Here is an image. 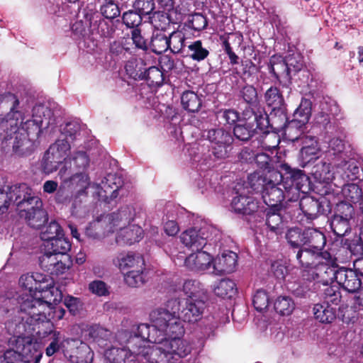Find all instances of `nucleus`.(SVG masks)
<instances>
[{
    "label": "nucleus",
    "instance_id": "1",
    "mask_svg": "<svg viewBox=\"0 0 363 363\" xmlns=\"http://www.w3.org/2000/svg\"><path fill=\"white\" fill-rule=\"evenodd\" d=\"M296 259L302 268L301 277L303 281L320 284L334 258L328 251H319L306 247L294 250Z\"/></svg>",
    "mask_w": 363,
    "mask_h": 363
},
{
    "label": "nucleus",
    "instance_id": "2",
    "mask_svg": "<svg viewBox=\"0 0 363 363\" xmlns=\"http://www.w3.org/2000/svg\"><path fill=\"white\" fill-rule=\"evenodd\" d=\"M14 316L5 323V328L7 333L16 338L15 352L21 354L23 359L26 354L30 356V363H38L42 357V353L35 348L30 339H28V331L30 318L28 315H22L13 310Z\"/></svg>",
    "mask_w": 363,
    "mask_h": 363
},
{
    "label": "nucleus",
    "instance_id": "3",
    "mask_svg": "<svg viewBox=\"0 0 363 363\" xmlns=\"http://www.w3.org/2000/svg\"><path fill=\"white\" fill-rule=\"evenodd\" d=\"M21 286L31 293H40L43 304H57L62 300V293L55 286L50 275L33 272L22 275L19 279Z\"/></svg>",
    "mask_w": 363,
    "mask_h": 363
},
{
    "label": "nucleus",
    "instance_id": "4",
    "mask_svg": "<svg viewBox=\"0 0 363 363\" xmlns=\"http://www.w3.org/2000/svg\"><path fill=\"white\" fill-rule=\"evenodd\" d=\"M279 168L281 172L274 173L281 178V186L286 190L288 201H298L301 193L307 194L311 191V179L304 170L293 168L286 162L281 163Z\"/></svg>",
    "mask_w": 363,
    "mask_h": 363
},
{
    "label": "nucleus",
    "instance_id": "5",
    "mask_svg": "<svg viewBox=\"0 0 363 363\" xmlns=\"http://www.w3.org/2000/svg\"><path fill=\"white\" fill-rule=\"evenodd\" d=\"M335 281L344 290L350 293H357L362 286L361 279L357 272L346 267H339L337 259L330 264L325 277L320 284L328 285Z\"/></svg>",
    "mask_w": 363,
    "mask_h": 363
},
{
    "label": "nucleus",
    "instance_id": "6",
    "mask_svg": "<svg viewBox=\"0 0 363 363\" xmlns=\"http://www.w3.org/2000/svg\"><path fill=\"white\" fill-rule=\"evenodd\" d=\"M58 176L61 180L55 194V201L57 203L65 204L71 202V189L76 188L77 184L82 186H89V178L86 174L74 173V171L66 166L60 168Z\"/></svg>",
    "mask_w": 363,
    "mask_h": 363
},
{
    "label": "nucleus",
    "instance_id": "7",
    "mask_svg": "<svg viewBox=\"0 0 363 363\" xmlns=\"http://www.w3.org/2000/svg\"><path fill=\"white\" fill-rule=\"evenodd\" d=\"M22 201L18 208V215L24 218L28 225L35 229H39L48 220V216L43 208L42 200L36 196H32L31 191H28V196Z\"/></svg>",
    "mask_w": 363,
    "mask_h": 363
},
{
    "label": "nucleus",
    "instance_id": "8",
    "mask_svg": "<svg viewBox=\"0 0 363 363\" xmlns=\"http://www.w3.org/2000/svg\"><path fill=\"white\" fill-rule=\"evenodd\" d=\"M202 136L211 143V155L214 159L223 160L228 157L234 140L230 131L223 128H211L204 130Z\"/></svg>",
    "mask_w": 363,
    "mask_h": 363
},
{
    "label": "nucleus",
    "instance_id": "9",
    "mask_svg": "<svg viewBox=\"0 0 363 363\" xmlns=\"http://www.w3.org/2000/svg\"><path fill=\"white\" fill-rule=\"evenodd\" d=\"M18 123H11L10 130H7L4 137L7 145L12 147L13 152L20 157L30 155L34 150V140L21 132L18 126Z\"/></svg>",
    "mask_w": 363,
    "mask_h": 363
},
{
    "label": "nucleus",
    "instance_id": "10",
    "mask_svg": "<svg viewBox=\"0 0 363 363\" xmlns=\"http://www.w3.org/2000/svg\"><path fill=\"white\" fill-rule=\"evenodd\" d=\"M299 206L308 223L316 219L321 214H327L331 211L330 202L325 197L317 199L313 196H304L300 199Z\"/></svg>",
    "mask_w": 363,
    "mask_h": 363
},
{
    "label": "nucleus",
    "instance_id": "11",
    "mask_svg": "<svg viewBox=\"0 0 363 363\" xmlns=\"http://www.w3.org/2000/svg\"><path fill=\"white\" fill-rule=\"evenodd\" d=\"M69 345L65 349V357L72 363H92L94 352L89 345L78 339L67 338Z\"/></svg>",
    "mask_w": 363,
    "mask_h": 363
},
{
    "label": "nucleus",
    "instance_id": "12",
    "mask_svg": "<svg viewBox=\"0 0 363 363\" xmlns=\"http://www.w3.org/2000/svg\"><path fill=\"white\" fill-rule=\"evenodd\" d=\"M28 191L31 189L26 184H20L8 187V191L0 189V214L6 213L11 203L17 208L22 201L28 196Z\"/></svg>",
    "mask_w": 363,
    "mask_h": 363
},
{
    "label": "nucleus",
    "instance_id": "13",
    "mask_svg": "<svg viewBox=\"0 0 363 363\" xmlns=\"http://www.w3.org/2000/svg\"><path fill=\"white\" fill-rule=\"evenodd\" d=\"M264 99L266 105L271 108L270 116L277 123V118L281 117L286 119V104L282 91L276 86H271L264 94Z\"/></svg>",
    "mask_w": 363,
    "mask_h": 363
},
{
    "label": "nucleus",
    "instance_id": "14",
    "mask_svg": "<svg viewBox=\"0 0 363 363\" xmlns=\"http://www.w3.org/2000/svg\"><path fill=\"white\" fill-rule=\"evenodd\" d=\"M19 100L11 93H7L0 96V121L9 122L10 124L18 123L19 119H23V114L17 110Z\"/></svg>",
    "mask_w": 363,
    "mask_h": 363
},
{
    "label": "nucleus",
    "instance_id": "15",
    "mask_svg": "<svg viewBox=\"0 0 363 363\" xmlns=\"http://www.w3.org/2000/svg\"><path fill=\"white\" fill-rule=\"evenodd\" d=\"M30 319V326L28 331V339L30 337H34L45 343L46 338L54 333L58 332L55 330L53 323L47 318L44 313H40L36 317L27 318Z\"/></svg>",
    "mask_w": 363,
    "mask_h": 363
},
{
    "label": "nucleus",
    "instance_id": "16",
    "mask_svg": "<svg viewBox=\"0 0 363 363\" xmlns=\"http://www.w3.org/2000/svg\"><path fill=\"white\" fill-rule=\"evenodd\" d=\"M230 207L235 213L242 216L258 214L262 208L260 202L257 199L238 192H236V195L233 197Z\"/></svg>",
    "mask_w": 363,
    "mask_h": 363
},
{
    "label": "nucleus",
    "instance_id": "17",
    "mask_svg": "<svg viewBox=\"0 0 363 363\" xmlns=\"http://www.w3.org/2000/svg\"><path fill=\"white\" fill-rule=\"evenodd\" d=\"M277 121H279V123L274 128L282 130L284 135L289 140L292 142L300 140L301 143H307L309 136L304 134L306 125H302L293 118L289 121L287 112L286 113V119L284 120L281 117H278Z\"/></svg>",
    "mask_w": 363,
    "mask_h": 363
},
{
    "label": "nucleus",
    "instance_id": "18",
    "mask_svg": "<svg viewBox=\"0 0 363 363\" xmlns=\"http://www.w3.org/2000/svg\"><path fill=\"white\" fill-rule=\"evenodd\" d=\"M206 308V298H186L180 312V318L188 323H196L200 320Z\"/></svg>",
    "mask_w": 363,
    "mask_h": 363
},
{
    "label": "nucleus",
    "instance_id": "19",
    "mask_svg": "<svg viewBox=\"0 0 363 363\" xmlns=\"http://www.w3.org/2000/svg\"><path fill=\"white\" fill-rule=\"evenodd\" d=\"M45 111H50V110L43 106L34 107L31 119L23 121L24 116L23 120L19 119L21 121V127H19L21 131L25 133L33 140L38 139L42 132L43 118L40 115L38 116L37 114L43 113L45 115Z\"/></svg>",
    "mask_w": 363,
    "mask_h": 363
},
{
    "label": "nucleus",
    "instance_id": "20",
    "mask_svg": "<svg viewBox=\"0 0 363 363\" xmlns=\"http://www.w3.org/2000/svg\"><path fill=\"white\" fill-rule=\"evenodd\" d=\"M180 238L182 242L192 251H199L203 250L207 243L208 231L205 228H191L183 232Z\"/></svg>",
    "mask_w": 363,
    "mask_h": 363
},
{
    "label": "nucleus",
    "instance_id": "21",
    "mask_svg": "<svg viewBox=\"0 0 363 363\" xmlns=\"http://www.w3.org/2000/svg\"><path fill=\"white\" fill-rule=\"evenodd\" d=\"M333 164L336 168V174H339L347 182L361 179L360 177L362 174L361 173L360 167L358 162L354 159L347 160L345 157L340 160L333 161Z\"/></svg>",
    "mask_w": 363,
    "mask_h": 363
},
{
    "label": "nucleus",
    "instance_id": "22",
    "mask_svg": "<svg viewBox=\"0 0 363 363\" xmlns=\"http://www.w3.org/2000/svg\"><path fill=\"white\" fill-rule=\"evenodd\" d=\"M30 294H23L17 300L19 306L15 309L16 312L24 315H28L30 317H36L42 313L40 309L43 304L40 297L35 298L37 293L29 292Z\"/></svg>",
    "mask_w": 363,
    "mask_h": 363
},
{
    "label": "nucleus",
    "instance_id": "23",
    "mask_svg": "<svg viewBox=\"0 0 363 363\" xmlns=\"http://www.w3.org/2000/svg\"><path fill=\"white\" fill-rule=\"evenodd\" d=\"M281 183H275L274 181L268 182L267 189L263 191L262 198L264 203L268 206L267 208H275V210H278V208H282V201L284 199H287L286 192L284 191L280 187Z\"/></svg>",
    "mask_w": 363,
    "mask_h": 363
},
{
    "label": "nucleus",
    "instance_id": "24",
    "mask_svg": "<svg viewBox=\"0 0 363 363\" xmlns=\"http://www.w3.org/2000/svg\"><path fill=\"white\" fill-rule=\"evenodd\" d=\"M118 341L121 345L124 344L125 347L136 357L137 356H143L145 353V349H147V342L138 336L133 331L127 330H122L118 333Z\"/></svg>",
    "mask_w": 363,
    "mask_h": 363
},
{
    "label": "nucleus",
    "instance_id": "25",
    "mask_svg": "<svg viewBox=\"0 0 363 363\" xmlns=\"http://www.w3.org/2000/svg\"><path fill=\"white\" fill-rule=\"evenodd\" d=\"M267 66L269 74L279 84H282V80L291 82V76L289 72V68L286 65V62L282 56L273 55L270 57Z\"/></svg>",
    "mask_w": 363,
    "mask_h": 363
},
{
    "label": "nucleus",
    "instance_id": "26",
    "mask_svg": "<svg viewBox=\"0 0 363 363\" xmlns=\"http://www.w3.org/2000/svg\"><path fill=\"white\" fill-rule=\"evenodd\" d=\"M238 264V255L232 251L223 252L217 257L212 265L211 273L216 275L230 274L235 271Z\"/></svg>",
    "mask_w": 363,
    "mask_h": 363
},
{
    "label": "nucleus",
    "instance_id": "27",
    "mask_svg": "<svg viewBox=\"0 0 363 363\" xmlns=\"http://www.w3.org/2000/svg\"><path fill=\"white\" fill-rule=\"evenodd\" d=\"M187 257L184 261L185 266L191 271L203 272L211 267L213 258L209 253L202 250L196 251Z\"/></svg>",
    "mask_w": 363,
    "mask_h": 363
},
{
    "label": "nucleus",
    "instance_id": "28",
    "mask_svg": "<svg viewBox=\"0 0 363 363\" xmlns=\"http://www.w3.org/2000/svg\"><path fill=\"white\" fill-rule=\"evenodd\" d=\"M340 111L339 107L336 105L331 106L328 111L322 107L315 117V124L326 132L334 130L335 118L338 116Z\"/></svg>",
    "mask_w": 363,
    "mask_h": 363
},
{
    "label": "nucleus",
    "instance_id": "29",
    "mask_svg": "<svg viewBox=\"0 0 363 363\" xmlns=\"http://www.w3.org/2000/svg\"><path fill=\"white\" fill-rule=\"evenodd\" d=\"M113 262L123 272L145 266L143 257L132 252H128L127 254L121 253Z\"/></svg>",
    "mask_w": 363,
    "mask_h": 363
},
{
    "label": "nucleus",
    "instance_id": "30",
    "mask_svg": "<svg viewBox=\"0 0 363 363\" xmlns=\"http://www.w3.org/2000/svg\"><path fill=\"white\" fill-rule=\"evenodd\" d=\"M85 336L88 340L97 344L100 347H106L110 342L111 332L99 324H94L87 327Z\"/></svg>",
    "mask_w": 363,
    "mask_h": 363
},
{
    "label": "nucleus",
    "instance_id": "31",
    "mask_svg": "<svg viewBox=\"0 0 363 363\" xmlns=\"http://www.w3.org/2000/svg\"><path fill=\"white\" fill-rule=\"evenodd\" d=\"M282 208H278V210H275V208H264L262 206L258 216L262 213L265 216V223L269 228V230L274 233L275 234L281 233V225H282V216L281 212Z\"/></svg>",
    "mask_w": 363,
    "mask_h": 363
},
{
    "label": "nucleus",
    "instance_id": "32",
    "mask_svg": "<svg viewBox=\"0 0 363 363\" xmlns=\"http://www.w3.org/2000/svg\"><path fill=\"white\" fill-rule=\"evenodd\" d=\"M304 247L323 251L326 244L325 234L317 228H308L304 230Z\"/></svg>",
    "mask_w": 363,
    "mask_h": 363
},
{
    "label": "nucleus",
    "instance_id": "33",
    "mask_svg": "<svg viewBox=\"0 0 363 363\" xmlns=\"http://www.w3.org/2000/svg\"><path fill=\"white\" fill-rule=\"evenodd\" d=\"M116 241L118 245H131L143 238V229L138 226H129L120 228Z\"/></svg>",
    "mask_w": 363,
    "mask_h": 363
},
{
    "label": "nucleus",
    "instance_id": "34",
    "mask_svg": "<svg viewBox=\"0 0 363 363\" xmlns=\"http://www.w3.org/2000/svg\"><path fill=\"white\" fill-rule=\"evenodd\" d=\"M150 316L153 323L152 332L156 333H160L172 320H175V316H173L168 309H164L163 308L152 311Z\"/></svg>",
    "mask_w": 363,
    "mask_h": 363
},
{
    "label": "nucleus",
    "instance_id": "35",
    "mask_svg": "<svg viewBox=\"0 0 363 363\" xmlns=\"http://www.w3.org/2000/svg\"><path fill=\"white\" fill-rule=\"evenodd\" d=\"M104 355L110 363H136L135 357L125 346L111 347L105 351Z\"/></svg>",
    "mask_w": 363,
    "mask_h": 363
},
{
    "label": "nucleus",
    "instance_id": "36",
    "mask_svg": "<svg viewBox=\"0 0 363 363\" xmlns=\"http://www.w3.org/2000/svg\"><path fill=\"white\" fill-rule=\"evenodd\" d=\"M160 344L165 347L170 359L172 358L174 354L179 357H184L191 352L190 347L185 344L182 338L167 340V337H164V340Z\"/></svg>",
    "mask_w": 363,
    "mask_h": 363
},
{
    "label": "nucleus",
    "instance_id": "37",
    "mask_svg": "<svg viewBox=\"0 0 363 363\" xmlns=\"http://www.w3.org/2000/svg\"><path fill=\"white\" fill-rule=\"evenodd\" d=\"M202 95H199L193 91H185L181 96L182 108L189 113H197L202 106Z\"/></svg>",
    "mask_w": 363,
    "mask_h": 363
},
{
    "label": "nucleus",
    "instance_id": "38",
    "mask_svg": "<svg viewBox=\"0 0 363 363\" xmlns=\"http://www.w3.org/2000/svg\"><path fill=\"white\" fill-rule=\"evenodd\" d=\"M107 218L109 223L113 227H118L119 228H122L133 220L131 208L128 206L121 207L117 211L108 214Z\"/></svg>",
    "mask_w": 363,
    "mask_h": 363
},
{
    "label": "nucleus",
    "instance_id": "39",
    "mask_svg": "<svg viewBox=\"0 0 363 363\" xmlns=\"http://www.w3.org/2000/svg\"><path fill=\"white\" fill-rule=\"evenodd\" d=\"M302 145L303 147L300 150V158L303 163V167H305L307 163L318 159L319 147L317 140L314 136H309L307 143H302Z\"/></svg>",
    "mask_w": 363,
    "mask_h": 363
},
{
    "label": "nucleus",
    "instance_id": "40",
    "mask_svg": "<svg viewBox=\"0 0 363 363\" xmlns=\"http://www.w3.org/2000/svg\"><path fill=\"white\" fill-rule=\"evenodd\" d=\"M127 74L135 80H143L146 73L147 63L142 58L128 60L125 65Z\"/></svg>",
    "mask_w": 363,
    "mask_h": 363
},
{
    "label": "nucleus",
    "instance_id": "41",
    "mask_svg": "<svg viewBox=\"0 0 363 363\" xmlns=\"http://www.w3.org/2000/svg\"><path fill=\"white\" fill-rule=\"evenodd\" d=\"M168 34L162 30H155L152 33L149 48L156 55H161L168 50Z\"/></svg>",
    "mask_w": 363,
    "mask_h": 363
},
{
    "label": "nucleus",
    "instance_id": "42",
    "mask_svg": "<svg viewBox=\"0 0 363 363\" xmlns=\"http://www.w3.org/2000/svg\"><path fill=\"white\" fill-rule=\"evenodd\" d=\"M89 164V158L86 153L83 151H79L74 154L72 157L67 158L65 161V164L63 166H66L74 171V173L85 174L84 171Z\"/></svg>",
    "mask_w": 363,
    "mask_h": 363
},
{
    "label": "nucleus",
    "instance_id": "43",
    "mask_svg": "<svg viewBox=\"0 0 363 363\" xmlns=\"http://www.w3.org/2000/svg\"><path fill=\"white\" fill-rule=\"evenodd\" d=\"M66 160H67V158L62 157V155H59V153L55 152L54 151L50 152V149H48L43 156L42 166L44 172L50 174L56 171L58 169L59 165L63 162L65 164Z\"/></svg>",
    "mask_w": 363,
    "mask_h": 363
},
{
    "label": "nucleus",
    "instance_id": "44",
    "mask_svg": "<svg viewBox=\"0 0 363 363\" xmlns=\"http://www.w3.org/2000/svg\"><path fill=\"white\" fill-rule=\"evenodd\" d=\"M342 245L340 251L342 250L350 255H361L363 254V227L360 228L359 234L352 240L342 239Z\"/></svg>",
    "mask_w": 363,
    "mask_h": 363
},
{
    "label": "nucleus",
    "instance_id": "45",
    "mask_svg": "<svg viewBox=\"0 0 363 363\" xmlns=\"http://www.w3.org/2000/svg\"><path fill=\"white\" fill-rule=\"evenodd\" d=\"M353 223H354L347 220V218H343L342 216L338 217L335 215H333L330 220L331 231L334 235L340 238H342L350 233Z\"/></svg>",
    "mask_w": 363,
    "mask_h": 363
},
{
    "label": "nucleus",
    "instance_id": "46",
    "mask_svg": "<svg viewBox=\"0 0 363 363\" xmlns=\"http://www.w3.org/2000/svg\"><path fill=\"white\" fill-rule=\"evenodd\" d=\"M185 34L180 30H174L168 34V46L173 54H184L185 52Z\"/></svg>",
    "mask_w": 363,
    "mask_h": 363
},
{
    "label": "nucleus",
    "instance_id": "47",
    "mask_svg": "<svg viewBox=\"0 0 363 363\" xmlns=\"http://www.w3.org/2000/svg\"><path fill=\"white\" fill-rule=\"evenodd\" d=\"M47 342H50L48 346L45 349V354L48 357H51L56 352H57L60 350H62L64 354L65 355V349L69 347V345L67 342V339L62 340L61 333L54 332L50 337L46 338Z\"/></svg>",
    "mask_w": 363,
    "mask_h": 363
},
{
    "label": "nucleus",
    "instance_id": "48",
    "mask_svg": "<svg viewBox=\"0 0 363 363\" xmlns=\"http://www.w3.org/2000/svg\"><path fill=\"white\" fill-rule=\"evenodd\" d=\"M45 246L48 250H52L55 254L66 255L67 257H68L67 252L72 247L69 239L64 237V233L55 238L50 242L45 243ZM67 259L69 260V257H67Z\"/></svg>",
    "mask_w": 363,
    "mask_h": 363
},
{
    "label": "nucleus",
    "instance_id": "49",
    "mask_svg": "<svg viewBox=\"0 0 363 363\" xmlns=\"http://www.w3.org/2000/svg\"><path fill=\"white\" fill-rule=\"evenodd\" d=\"M145 72L143 80L147 82L149 86L159 88L164 84V74L162 67L150 66L147 67Z\"/></svg>",
    "mask_w": 363,
    "mask_h": 363
},
{
    "label": "nucleus",
    "instance_id": "50",
    "mask_svg": "<svg viewBox=\"0 0 363 363\" xmlns=\"http://www.w3.org/2000/svg\"><path fill=\"white\" fill-rule=\"evenodd\" d=\"M269 176L259 172H254L248 176L247 180L250 187L256 193H260L262 194L263 191L267 189L268 182H272V179Z\"/></svg>",
    "mask_w": 363,
    "mask_h": 363
},
{
    "label": "nucleus",
    "instance_id": "51",
    "mask_svg": "<svg viewBox=\"0 0 363 363\" xmlns=\"http://www.w3.org/2000/svg\"><path fill=\"white\" fill-rule=\"evenodd\" d=\"M180 318L175 316V320H172L160 333V337H167V340L181 338L184 334V329Z\"/></svg>",
    "mask_w": 363,
    "mask_h": 363
},
{
    "label": "nucleus",
    "instance_id": "52",
    "mask_svg": "<svg viewBox=\"0 0 363 363\" xmlns=\"http://www.w3.org/2000/svg\"><path fill=\"white\" fill-rule=\"evenodd\" d=\"M217 296L222 298H231L237 293L235 283L230 279H221L213 289Z\"/></svg>",
    "mask_w": 363,
    "mask_h": 363
},
{
    "label": "nucleus",
    "instance_id": "53",
    "mask_svg": "<svg viewBox=\"0 0 363 363\" xmlns=\"http://www.w3.org/2000/svg\"><path fill=\"white\" fill-rule=\"evenodd\" d=\"M314 317L322 323H330L336 318V310L328 304H315L313 307Z\"/></svg>",
    "mask_w": 363,
    "mask_h": 363
},
{
    "label": "nucleus",
    "instance_id": "54",
    "mask_svg": "<svg viewBox=\"0 0 363 363\" xmlns=\"http://www.w3.org/2000/svg\"><path fill=\"white\" fill-rule=\"evenodd\" d=\"M238 96L248 106H258L259 105L257 90L252 84H246L240 86Z\"/></svg>",
    "mask_w": 363,
    "mask_h": 363
},
{
    "label": "nucleus",
    "instance_id": "55",
    "mask_svg": "<svg viewBox=\"0 0 363 363\" xmlns=\"http://www.w3.org/2000/svg\"><path fill=\"white\" fill-rule=\"evenodd\" d=\"M152 325L141 323L138 325L135 330L133 332L147 343L160 344L162 342L164 337H160V334L157 335L155 332H152Z\"/></svg>",
    "mask_w": 363,
    "mask_h": 363
},
{
    "label": "nucleus",
    "instance_id": "56",
    "mask_svg": "<svg viewBox=\"0 0 363 363\" xmlns=\"http://www.w3.org/2000/svg\"><path fill=\"white\" fill-rule=\"evenodd\" d=\"M312 112V101L310 99L302 98L298 108L293 114V119L302 125H306L310 120Z\"/></svg>",
    "mask_w": 363,
    "mask_h": 363
},
{
    "label": "nucleus",
    "instance_id": "57",
    "mask_svg": "<svg viewBox=\"0 0 363 363\" xmlns=\"http://www.w3.org/2000/svg\"><path fill=\"white\" fill-rule=\"evenodd\" d=\"M187 48L188 50L186 55L196 62H201L206 60L210 54L209 50L203 46V43L201 40L191 42L187 46Z\"/></svg>",
    "mask_w": 363,
    "mask_h": 363
},
{
    "label": "nucleus",
    "instance_id": "58",
    "mask_svg": "<svg viewBox=\"0 0 363 363\" xmlns=\"http://www.w3.org/2000/svg\"><path fill=\"white\" fill-rule=\"evenodd\" d=\"M291 248L293 250H298L301 247H304V230L295 227L289 228L285 235Z\"/></svg>",
    "mask_w": 363,
    "mask_h": 363
},
{
    "label": "nucleus",
    "instance_id": "59",
    "mask_svg": "<svg viewBox=\"0 0 363 363\" xmlns=\"http://www.w3.org/2000/svg\"><path fill=\"white\" fill-rule=\"evenodd\" d=\"M274 120L272 118L271 116L267 115L264 108H257V116L255 118V128L259 129L264 133H269L268 128L271 126L274 128V125L277 126L279 121H276L277 123L274 122Z\"/></svg>",
    "mask_w": 363,
    "mask_h": 363
},
{
    "label": "nucleus",
    "instance_id": "60",
    "mask_svg": "<svg viewBox=\"0 0 363 363\" xmlns=\"http://www.w3.org/2000/svg\"><path fill=\"white\" fill-rule=\"evenodd\" d=\"M150 22L155 30L166 32L172 23L170 16L164 11H155L150 16Z\"/></svg>",
    "mask_w": 363,
    "mask_h": 363
},
{
    "label": "nucleus",
    "instance_id": "61",
    "mask_svg": "<svg viewBox=\"0 0 363 363\" xmlns=\"http://www.w3.org/2000/svg\"><path fill=\"white\" fill-rule=\"evenodd\" d=\"M145 266L127 271L124 274L125 282L130 287H139L145 281Z\"/></svg>",
    "mask_w": 363,
    "mask_h": 363
},
{
    "label": "nucleus",
    "instance_id": "62",
    "mask_svg": "<svg viewBox=\"0 0 363 363\" xmlns=\"http://www.w3.org/2000/svg\"><path fill=\"white\" fill-rule=\"evenodd\" d=\"M92 32L96 31L101 38H112L115 33V28L111 21L99 17L98 20H95L94 26L91 27Z\"/></svg>",
    "mask_w": 363,
    "mask_h": 363
},
{
    "label": "nucleus",
    "instance_id": "63",
    "mask_svg": "<svg viewBox=\"0 0 363 363\" xmlns=\"http://www.w3.org/2000/svg\"><path fill=\"white\" fill-rule=\"evenodd\" d=\"M274 308L279 315H289L295 308V303L290 296H280L274 301Z\"/></svg>",
    "mask_w": 363,
    "mask_h": 363
},
{
    "label": "nucleus",
    "instance_id": "64",
    "mask_svg": "<svg viewBox=\"0 0 363 363\" xmlns=\"http://www.w3.org/2000/svg\"><path fill=\"white\" fill-rule=\"evenodd\" d=\"M342 193L346 200L353 203H357L363 199L362 189L354 183L344 184Z\"/></svg>",
    "mask_w": 363,
    "mask_h": 363
}]
</instances>
